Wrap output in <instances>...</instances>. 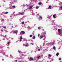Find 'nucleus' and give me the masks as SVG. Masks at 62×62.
Wrapping results in <instances>:
<instances>
[{
    "label": "nucleus",
    "instance_id": "obj_1",
    "mask_svg": "<svg viewBox=\"0 0 62 62\" xmlns=\"http://www.w3.org/2000/svg\"><path fill=\"white\" fill-rule=\"evenodd\" d=\"M60 31H61L60 29H58V31L59 33V34H61V32H60Z\"/></svg>",
    "mask_w": 62,
    "mask_h": 62
},
{
    "label": "nucleus",
    "instance_id": "obj_2",
    "mask_svg": "<svg viewBox=\"0 0 62 62\" xmlns=\"http://www.w3.org/2000/svg\"><path fill=\"white\" fill-rule=\"evenodd\" d=\"M23 39V38L22 36H21L20 38V41H22V39Z\"/></svg>",
    "mask_w": 62,
    "mask_h": 62
},
{
    "label": "nucleus",
    "instance_id": "obj_3",
    "mask_svg": "<svg viewBox=\"0 0 62 62\" xmlns=\"http://www.w3.org/2000/svg\"><path fill=\"white\" fill-rule=\"evenodd\" d=\"M30 59L31 60H32V61H33V60H34V58L33 57H31L30 58Z\"/></svg>",
    "mask_w": 62,
    "mask_h": 62
},
{
    "label": "nucleus",
    "instance_id": "obj_4",
    "mask_svg": "<svg viewBox=\"0 0 62 62\" xmlns=\"http://www.w3.org/2000/svg\"><path fill=\"white\" fill-rule=\"evenodd\" d=\"M32 7H33V6H30L29 7V9H30L31 8H32Z\"/></svg>",
    "mask_w": 62,
    "mask_h": 62
},
{
    "label": "nucleus",
    "instance_id": "obj_5",
    "mask_svg": "<svg viewBox=\"0 0 62 62\" xmlns=\"http://www.w3.org/2000/svg\"><path fill=\"white\" fill-rule=\"evenodd\" d=\"M21 32H22V33L23 34V35H24V34H25V32L23 31H22Z\"/></svg>",
    "mask_w": 62,
    "mask_h": 62
},
{
    "label": "nucleus",
    "instance_id": "obj_6",
    "mask_svg": "<svg viewBox=\"0 0 62 62\" xmlns=\"http://www.w3.org/2000/svg\"><path fill=\"white\" fill-rule=\"evenodd\" d=\"M38 4L39 5H41L42 4V2H39L38 3Z\"/></svg>",
    "mask_w": 62,
    "mask_h": 62
},
{
    "label": "nucleus",
    "instance_id": "obj_7",
    "mask_svg": "<svg viewBox=\"0 0 62 62\" xmlns=\"http://www.w3.org/2000/svg\"><path fill=\"white\" fill-rule=\"evenodd\" d=\"M14 32L15 33H18V31L17 30H15V31Z\"/></svg>",
    "mask_w": 62,
    "mask_h": 62
},
{
    "label": "nucleus",
    "instance_id": "obj_8",
    "mask_svg": "<svg viewBox=\"0 0 62 62\" xmlns=\"http://www.w3.org/2000/svg\"><path fill=\"white\" fill-rule=\"evenodd\" d=\"M35 38H36L35 36L34 35L33 36V38L34 39H35Z\"/></svg>",
    "mask_w": 62,
    "mask_h": 62
},
{
    "label": "nucleus",
    "instance_id": "obj_9",
    "mask_svg": "<svg viewBox=\"0 0 62 62\" xmlns=\"http://www.w3.org/2000/svg\"><path fill=\"white\" fill-rule=\"evenodd\" d=\"M59 53H57L56 54V55L57 56H58V55H59Z\"/></svg>",
    "mask_w": 62,
    "mask_h": 62
},
{
    "label": "nucleus",
    "instance_id": "obj_10",
    "mask_svg": "<svg viewBox=\"0 0 62 62\" xmlns=\"http://www.w3.org/2000/svg\"><path fill=\"white\" fill-rule=\"evenodd\" d=\"M39 19H42V16H40L39 17Z\"/></svg>",
    "mask_w": 62,
    "mask_h": 62
},
{
    "label": "nucleus",
    "instance_id": "obj_11",
    "mask_svg": "<svg viewBox=\"0 0 62 62\" xmlns=\"http://www.w3.org/2000/svg\"><path fill=\"white\" fill-rule=\"evenodd\" d=\"M53 17L54 18H55V15H53Z\"/></svg>",
    "mask_w": 62,
    "mask_h": 62
},
{
    "label": "nucleus",
    "instance_id": "obj_12",
    "mask_svg": "<svg viewBox=\"0 0 62 62\" xmlns=\"http://www.w3.org/2000/svg\"><path fill=\"white\" fill-rule=\"evenodd\" d=\"M20 14V15H23V13H21L20 14Z\"/></svg>",
    "mask_w": 62,
    "mask_h": 62
},
{
    "label": "nucleus",
    "instance_id": "obj_13",
    "mask_svg": "<svg viewBox=\"0 0 62 62\" xmlns=\"http://www.w3.org/2000/svg\"><path fill=\"white\" fill-rule=\"evenodd\" d=\"M49 9H51V8H52V7H51V6H49Z\"/></svg>",
    "mask_w": 62,
    "mask_h": 62
},
{
    "label": "nucleus",
    "instance_id": "obj_14",
    "mask_svg": "<svg viewBox=\"0 0 62 62\" xmlns=\"http://www.w3.org/2000/svg\"><path fill=\"white\" fill-rule=\"evenodd\" d=\"M40 37L41 38H43V36H42V35L40 36Z\"/></svg>",
    "mask_w": 62,
    "mask_h": 62
},
{
    "label": "nucleus",
    "instance_id": "obj_15",
    "mask_svg": "<svg viewBox=\"0 0 62 62\" xmlns=\"http://www.w3.org/2000/svg\"><path fill=\"white\" fill-rule=\"evenodd\" d=\"M22 23L23 24H24V22L23 21V22Z\"/></svg>",
    "mask_w": 62,
    "mask_h": 62
},
{
    "label": "nucleus",
    "instance_id": "obj_16",
    "mask_svg": "<svg viewBox=\"0 0 62 62\" xmlns=\"http://www.w3.org/2000/svg\"><path fill=\"white\" fill-rule=\"evenodd\" d=\"M39 8V6H37V7H36V9H38V8Z\"/></svg>",
    "mask_w": 62,
    "mask_h": 62
},
{
    "label": "nucleus",
    "instance_id": "obj_17",
    "mask_svg": "<svg viewBox=\"0 0 62 62\" xmlns=\"http://www.w3.org/2000/svg\"><path fill=\"white\" fill-rule=\"evenodd\" d=\"M30 37H33V35H30Z\"/></svg>",
    "mask_w": 62,
    "mask_h": 62
},
{
    "label": "nucleus",
    "instance_id": "obj_18",
    "mask_svg": "<svg viewBox=\"0 0 62 62\" xmlns=\"http://www.w3.org/2000/svg\"><path fill=\"white\" fill-rule=\"evenodd\" d=\"M8 12H5V14H8Z\"/></svg>",
    "mask_w": 62,
    "mask_h": 62
},
{
    "label": "nucleus",
    "instance_id": "obj_19",
    "mask_svg": "<svg viewBox=\"0 0 62 62\" xmlns=\"http://www.w3.org/2000/svg\"><path fill=\"white\" fill-rule=\"evenodd\" d=\"M53 49H55V46H54L53 47Z\"/></svg>",
    "mask_w": 62,
    "mask_h": 62
},
{
    "label": "nucleus",
    "instance_id": "obj_20",
    "mask_svg": "<svg viewBox=\"0 0 62 62\" xmlns=\"http://www.w3.org/2000/svg\"><path fill=\"white\" fill-rule=\"evenodd\" d=\"M48 56H49V57H51V54H49L48 55Z\"/></svg>",
    "mask_w": 62,
    "mask_h": 62
},
{
    "label": "nucleus",
    "instance_id": "obj_21",
    "mask_svg": "<svg viewBox=\"0 0 62 62\" xmlns=\"http://www.w3.org/2000/svg\"><path fill=\"white\" fill-rule=\"evenodd\" d=\"M12 7L13 8H15V6L14 5L12 6Z\"/></svg>",
    "mask_w": 62,
    "mask_h": 62
},
{
    "label": "nucleus",
    "instance_id": "obj_22",
    "mask_svg": "<svg viewBox=\"0 0 62 62\" xmlns=\"http://www.w3.org/2000/svg\"><path fill=\"white\" fill-rule=\"evenodd\" d=\"M7 44L8 45H9V42H8H8Z\"/></svg>",
    "mask_w": 62,
    "mask_h": 62
},
{
    "label": "nucleus",
    "instance_id": "obj_23",
    "mask_svg": "<svg viewBox=\"0 0 62 62\" xmlns=\"http://www.w3.org/2000/svg\"><path fill=\"white\" fill-rule=\"evenodd\" d=\"M40 57V56H39L37 58H38V59H39V57Z\"/></svg>",
    "mask_w": 62,
    "mask_h": 62
},
{
    "label": "nucleus",
    "instance_id": "obj_24",
    "mask_svg": "<svg viewBox=\"0 0 62 62\" xmlns=\"http://www.w3.org/2000/svg\"><path fill=\"white\" fill-rule=\"evenodd\" d=\"M22 34V31L20 32V35H21V34Z\"/></svg>",
    "mask_w": 62,
    "mask_h": 62
},
{
    "label": "nucleus",
    "instance_id": "obj_25",
    "mask_svg": "<svg viewBox=\"0 0 62 62\" xmlns=\"http://www.w3.org/2000/svg\"><path fill=\"white\" fill-rule=\"evenodd\" d=\"M25 47H27V45H25Z\"/></svg>",
    "mask_w": 62,
    "mask_h": 62
},
{
    "label": "nucleus",
    "instance_id": "obj_26",
    "mask_svg": "<svg viewBox=\"0 0 62 62\" xmlns=\"http://www.w3.org/2000/svg\"><path fill=\"white\" fill-rule=\"evenodd\" d=\"M59 60H61V58H59Z\"/></svg>",
    "mask_w": 62,
    "mask_h": 62
},
{
    "label": "nucleus",
    "instance_id": "obj_27",
    "mask_svg": "<svg viewBox=\"0 0 62 62\" xmlns=\"http://www.w3.org/2000/svg\"><path fill=\"white\" fill-rule=\"evenodd\" d=\"M18 52H19V53H21V51H20L19 50H18Z\"/></svg>",
    "mask_w": 62,
    "mask_h": 62
},
{
    "label": "nucleus",
    "instance_id": "obj_28",
    "mask_svg": "<svg viewBox=\"0 0 62 62\" xmlns=\"http://www.w3.org/2000/svg\"><path fill=\"white\" fill-rule=\"evenodd\" d=\"M6 28V26H5L3 27V28Z\"/></svg>",
    "mask_w": 62,
    "mask_h": 62
},
{
    "label": "nucleus",
    "instance_id": "obj_29",
    "mask_svg": "<svg viewBox=\"0 0 62 62\" xmlns=\"http://www.w3.org/2000/svg\"><path fill=\"white\" fill-rule=\"evenodd\" d=\"M39 35H40V34H39L38 35V36L39 37Z\"/></svg>",
    "mask_w": 62,
    "mask_h": 62
},
{
    "label": "nucleus",
    "instance_id": "obj_30",
    "mask_svg": "<svg viewBox=\"0 0 62 62\" xmlns=\"http://www.w3.org/2000/svg\"><path fill=\"white\" fill-rule=\"evenodd\" d=\"M52 22H54V20H52Z\"/></svg>",
    "mask_w": 62,
    "mask_h": 62
},
{
    "label": "nucleus",
    "instance_id": "obj_31",
    "mask_svg": "<svg viewBox=\"0 0 62 62\" xmlns=\"http://www.w3.org/2000/svg\"><path fill=\"white\" fill-rule=\"evenodd\" d=\"M3 31H4L3 30H1V32H3Z\"/></svg>",
    "mask_w": 62,
    "mask_h": 62
},
{
    "label": "nucleus",
    "instance_id": "obj_32",
    "mask_svg": "<svg viewBox=\"0 0 62 62\" xmlns=\"http://www.w3.org/2000/svg\"><path fill=\"white\" fill-rule=\"evenodd\" d=\"M44 34L45 35L46 34V32L45 31L44 32Z\"/></svg>",
    "mask_w": 62,
    "mask_h": 62
},
{
    "label": "nucleus",
    "instance_id": "obj_33",
    "mask_svg": "<svg viewBox=\"0 0 62 62\" xmlns=\"http://www.w3.org/2000/svg\"><path fill=\"white\" fill-rule=\"evenodd\" d=\"M40 49H38V51H40Z\"/></svg>",
    "mask_w": 62,
    "mask_h": 62
},
{
    "label": "nucleus",
    "instance_id": "obj_34",
    "mask_svg": "<svg viewBox=\"0 0 62 62\" xmlns=\"http://www.w3.org/2000/svg\"><path fill=\"white\" fill-rule=\"evenodd\" d=\"M39 27L38 28L39 29V30L40 29L39 28Z\"/></svg>",
    "mask_w": 62,
    "mask_h": 62
},
{
    "label": "nucleus",
    "instance_id": "obj_35",
    "mask_svg": "<svg viewBox=\"0 0 62 62\" xmlns=\"http://www.w3.org/2000/svg\"><path fill=\"white\" fill-rule=\"evenodd\" d=\"M32 45H34V43H31Z\"/></svg>",
    "mask_w": 62,
    "mask_h": 62
},
{
    "label": "nucleus",
    "instance_id": "obj_36",
    "mask_svg": "<svg viewBox=\"0 0 62 62\" xmlns=\"http://www.w3.org/2000/svg\"><path fill=\"white\" fill-rule=\"evenodd\" d=\"M23 6L24 7V6H25V5H24V4H23Z\"/></svg>",
    "mask_w": 62,
    "mask_h": 62
},
{
    "label": "nucleus",
    "instance_id": "obj_37",
    "mask_svg": "<svg viewBox=\"0 0 62 62\" xmlns=\"http://www.w3.org/2000/svg\"><path fill=\"white\" fill-rule=\"evenodd\" d=\"M2 27H3L4 28V26H1Z\"/></svg>",
    "mask_w": 62,
    "mask_h": 62
},
{
    "label": "nucleus",
    "instance_id": "obj_38",
    "mask_svg": "<svg viewBox=\"0 0 62 62\" xmlns=\"http://www.w3.org/2000/svg\"><path fill=\"white\" fill-rule=\"evenodd\" d=\"M17 60H16V62H17Z\"/></svg>",
    "mask_w": 62,
    "mask_h": 62
},
{
    "label": "nucleus",
    "instance_id": "obj_39",
    "mask_svg": "<svg viewBox=\"0 0 62 62\" xmlns=\"http://www.w3.org/2000/svg\"><path fill=\"white\" fill-rule=\"evenodd\" d=\"M12 27H13V26H12Z\"/></svg>",
    "mask_w": 62,
    "mask_h": 62
},
{
    "label": "nucleus",
    "instance_id": "obj_40",
    "mask_svg": "<svg viewBox=\"0 0 62 62\" xmlns=\"http://www.w3.org/2000/svg\"><path fill=\"white\" fill-rule=\"evenodd\" d=\"M9 24V25H10V24Z\"/></svg>",
    "mask_w": 62,
    "mask_h": 62
}]
</instances>
